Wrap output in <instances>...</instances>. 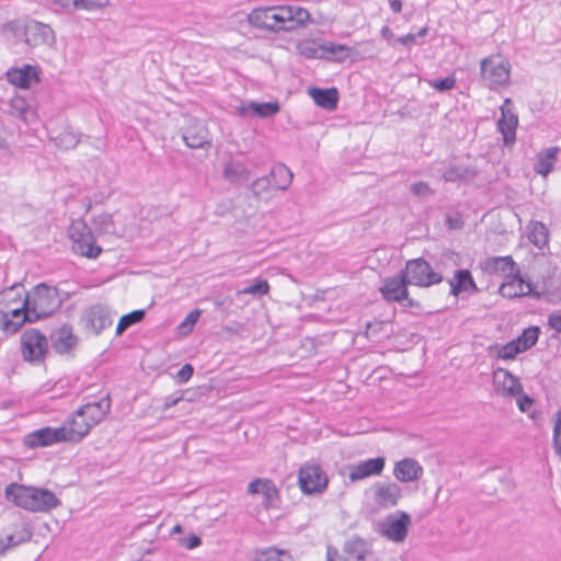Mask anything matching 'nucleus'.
I'll return each mask as SVG.
<instances>
[{"instance_id": "nucleus-1", "label": "nucleus", "mask_w": 561, "mask_h": 561, "mask_svg": "<svg viewBox=\"0 0 561 561\" xmlns=\"http://www.w3.org/2000/svg\"><path fill=\"white\" fill-rule=\"evenodd\" d=\"M309 19L310 14L306 9L293 5L256 8L248 15L252 26L275 33L294 31L305 25Z\"/></svg>"}, {"instance_id": "nucleus-2", "label": "nucleus", "mask_w": 561, "mask_h": 561, "mask_svg": "<svg viewBox=\"0 0 561 561\" xmlns=\"http://www.w3.org/2000/svg\"><path fill=\"white\" fill-rule=\"evenodd\" d=\"M4 494L8 501L30 512H50L61 505L56 494L44 488L10 483Z\"/></svg>"}, {"instance_id": "nucleus-3", "label": "nucleus", "mask_w": 561, "mask_h": 561, "mask_svg": "<svg viewBox=\"0 0 561 561\" xmlns=\"http://www.w3.org/2000/svg\"><path fill=\"white\" fill-rule=\"evenodd\" d=\"M25 298L35 321L50 317L62 305L58 288L45 283L34 286L30 293H26Z\"/></svg>"}, {"instance_id": "nucleus-4", "label": "nucleus", "mask_w": 561, "mask_h": 561, "mask_svg": "<svg viewBox=\"0 0 561 561\" xmlns=\"http://www.w3.org/2000/svg\"><path fill=\"white\" fill-rule=\"evenodd\" d=\"M68 233L72 240L75 253L88 259H96L102 253V248L96 244L95 237L84 220H75L70 225Z\"/></svg>"}, {"instance_id": "nucleus-5", "label": "nucleus", "mask_w": 561, "mask_h": 561, "mask_svg": "<svg viewBox=\"0 0 561 561\" xmlns=\"http://www.w3.org/2000/svg\"><path fill=\"white\" fill-rule=\"evenodd\" d=\"M405 280L417 287H431L443 282V275L432 268L431 264L423 257L407 261L401 270Z\"/></svg>"}, {"instance_id": "nucleus-6", "label": "nucleus", "mask_w": 561, "mask_h": 561, "mask_svg": "<svg viewBox=\"0 0 561 561\" xmlns=\"http://www.w3.org/2000/svg\"><path fill=\"white\" fill-rule=\"evenodd\" d=\"M21 354L31 364L44 363L48 353V342L44 333L37 329H27L21 334Z\"/></svg>"}, {"instance_id": "nucleus-7", "label": "nucleus", "mask_w": 561, "mask_h": 561, "mask_svg": "<svg viewBox=\"0 0 561 561\" xmlns=\"http://www.w3.org/2000/svg\"><path fill=\"white\" fill-rule=\"evenodd\" d=\"M298 483L304 494H321L327 490L328 476L321 466L307 462L299 469Z\"/></svg>"}, {"instance_id": "nucleus-8", "label": "nucleus", "mask_w": 561, "mask_h": 561, "mask_svg": "<svg viewBox=\"0 0 561 561\" xmlns=\"http://www.w3.org/2000/svg\"><path fill=\"white\" fill-rule=\"evenodd\" d=\"M482 79L489 89L506 85L510 82L511 65L507 61H495L493 58H483L480 64Z\"/></svg>"}, {"instance_id": "nucleus-9", "label": "nucleus", "mask_w": 561, "mask_h": 561, "mask_svg": "<svg viewBox=\"0 0 561 561\" xmlns=\"http://www.w3.org/2000/svg\"><path fill=\"white\" fill-rule=\"evenodd\" d=\"M411 517L408 513L398 511L388 515L380 524V534L388 540L393 542H402L405 540Z\"/></svg>"}, {"instance_id": "nucleus-10", "label": "nucleus", "mask_w": 561, "mask_h": 561, "mask_svg": "<svg viewBox=\"0 0 561 561\" xmlns=\"http://www.w3.org/2000/svg\"><path fill=\"white\" fill-rule=\"evenodd\" d=\"M81 323L84 330L95 335L101 334L103 330L111 327L113 319L110 309L101 304L92 305L87 308L81 316Z\"/></svg>"}, {"instance_id": "nucleus-11", "label": "nucleus", "mask_w": 561, "mask_h": 561, "mask_svg": "<svg viewBox=\"0 0 561 561\" xmlns=\"http://www.w3.org/2000/svg\"><path fill=\"white\" fill-rule=\"evenodd\" d=\"M36 322L24 298L22 306L11 310H0V328L9 334H15L24 323Z\"/></svg>"}, {"instance_id": "nucleus-12", "label": "nucleus", "mask_w": 561, "mask_h": 561, "mask_svg": "<svg viewBox=\"0 0 561 561\" xmlns=\"http://www.w3.org/2000/svg\"><path fill=\"white\" fill-rule=\"evenodd\" d=\"M368 551L369 543L360 537H354L345 542L343 556H340L337 549L329 546L327 561H364Z\"/></svg>"}, {"instance_id": "nucleus-13", "label": "nucleus", "mask_w": 561, "mask_h": 561, "mask_svg": "<svg viewBox=\"0 0 561 561\" xmlns=\"http://www.w3.org/2000/svg\"><path fill=\"white\" fill-rule=\"evenodd\" d=\"M65 428L45 426L33 431L24 437V444L30 448L46 447L58 443H66Z\"/></svg>"}, {"instance_id": "nucleus-14", "label": "nucleus", "mask_w": 561, "mask_h": 561, "mask_svg": "<svg viewBox=\"0 0 561 561\" xmlns=\"http://www.w3.org/2000/svg\"><path fill=\"white\" fill-rule=\"evenodd\" d=\"M405 276L400 271L397 275L387 277L382 280L379 293L387 302H403L408 298V286Z\"/></svg>"}, {"instance_id": "nucleus-15", "label": "nucleus", "mask_w": 561, "mask_h": 561, "mask_svg": "<svg viewBox=\"0 0 561 561\" xmlns=\"http://www.w3.org/2000/svg\"><path fill=\"white\" fill-rule=\"evenodd\" d=\"M182 139L192 149L210 146L211 140L206 125L197 119H188L187 125L182 129Z\"/></svg>"}, {"instance_id": "nucleus-16", "label": "nucleus", "mask_w": 561, "mask_h": 561, "mask_svg": "<svg viewBox=\"0 0 561 561\" xmlns=\"http://www.w3.org/2000/svg\"><path fill=\"white\" fill-rule=\"evenodd\" d=\"M507 278L508 279L506 282H504L500 286V289H499L500 294L504 298L514 299V298H519V297H524V296H533L536 298L540 297V295L538 293H535L533 283L526 282L522 277L519 271L516 272V274H513Z\"/></svg>"}, {"instance_id": "nucleus-17", "label": "nucleus", "mask_w": 561, "mask_h": 561, "mask_svg": "<svg viewBox=\"0 0 561 561\" xmlns=\"http://www.w3.org/2000/svg\"><path fill=\"white\" fill-rule=\"evenodd\" d=\"M54 43L55 33L49 25L34 20L27 21V30L24 42L27 47H36L39 45L51 46Z\"/></svg>"}, {"instance_id": "nucleus-18", "label": "nucleus", "mask_w": 561, "mask_h": 561, "mask_svg": "<svg viewBox=\"0 0 561 561\" xmlns=\"http://www.w3.org/2000/svg\"><path fill=\"white\" fill-rule=\"evenodd\" d=\"M401 497V486L396 482H378L374 485V501L382 508L397 506Z\"/></svg>"}, {"instance_id": "nucleus-19", "label": "nucleus", "mask_w": 561, "mask_h": 561, "mask_svg": "<svg viewBox=\"0 0 561 561\" xmlns=\"http://www.w3.org/2000/svg\"><path fill=\"white\" fill-rule=\"evenodd\" d=\"M111 410V398L106 394L98 402H88L77 410V415H81L93 426L100 424Z\"/></svg>"}, {"instance_id": "nucleus-20", "label": "nucleus", "mask_w": 561, "mask_h": 561, "mask_svg": "<svg viewBox=\"0 0 561 561\" xmlns=\"http://www.w3.org/2000/svg\"><path fill=\"white\" fill-rule=\"evenodd\" d=\"M385 465L386 460L383 457L369 458L365 461L352 465L350 467L348 478L354 482L371 476H378L383 471Z\"/></svg>"}, {"instance_id": "nucleus-21", "label": "nucleus", "mask_w": 561, "mask_h": 561, "mask_svg": "<svg viewBox=\"0 0 561 561\" xmlns=\"http://www.w3.org/2000/svg\"><path fill=\"white\" fill-rule=\"evenodd\" d=\"M50 341L54 351L62 355L69 353L77 345L78 337L75 335L72 327L66 323L51 331Z\"/></svg>"}, {"instance_id": "nucleus-22", "label": "nucleus", "mask_w": 561, "mask_h": 561, "mask_svg": "<svg viewBox=\"0 0 561 561\" xmlns=\"http://www.w3.org/2000/svg\"><path fill=\"white\" fill-rule=\"evenodd\" d=\"M423 474V467L413 458H403L394 463L393 476L403 483L417 481Z\"/></svg>"}, {"instance_id": "nucleus-23", "label": "nucleus", "mask_w": 561, "mask_h": 561, "mask_svg": "<svg viewBox=\"0 0 561 561\" xmlns=\"http://www.w3.org/2000/svg\"><path fill=\"white\" fill-rule=\"evenodd\" d=\"M280 111V106L278 102H263L257 103L254 101L248 103H241L237 107V113L241 117H247L249 114H252L257 117L268 118L273 117Z\"/></svg>"}, {"instance_id": "nucleus-24", "label": "nucleus", "mask_w": 561, "mask_h": 561, "mask_svg": "<svg viewBox=\"0 0 561 561\" xmlns=\"http://www.w3.org/2000/svg\"><path fill=\"white\" fill-rule=\"evenodd\" d=\"M5 76L10 83L22 89H27L33 82L39 81L37 68L31 65H24L22 68H11Z\"/></svg>"}, {"instance_id": "nucleus-25", "label": "nucleus", "mask_w": 561, "mask_h": 561, "mask_svg": "<svg viewBox=\"0 0 561 561\" xmlns=\"http://www.w3.org/2000/svg\"><path fill=\"white\" fill-rule=\"evenodd\" d=\"M501 113L502 117L497 121V130L503 136L504 146L512 147L516 142L518 117L510 110H506L505 106L501 107Z\"/></svg>"}, {"instance_id": "nucleus-26", "label": "nucleus", "mask_w": 561, "mask_h": 561, "mask_svg": "<svg viewBox=\"0 0 561 561\" xmlns=\"http://www.w3.org/2000/svg\"><path fill=\"white\" fill-rule=\"evenodd\" d=\"M450 295L458 297L462 293H478L479 288L469 270H456L454 277L448 279Z\"/></svg>"}, {"instance_id": "nucleus-27", "label": "nucleus", "mask_w": 561, "mask_h": 561, "mask_svg": "<svg viewBox=\"0 0 561 561\" xmlns=\"http://www.w3.org/2000/svg\"><path fill=\"white\" fill-rule=\"evenodd\" d=\"M494 380L501 387L503 396L513 398L523 392L519 379L505 368H497L494 371Z\"/></svg>"}, {"instance_id": "nucleus-28", "label": "nucleus", "mask_w": 561, "mask_h": 561, "mask_svg": "<svg viewBox=\"0 0 561 561\" xmlns=\"http://www.w3.org/2000/svg\"><path fill=\"white\" fill-rule=\"evenodd\" d=\"M9 114L24 122L32 124L36 121V111L28 103V101L20 95L13 96L9 102Z\"/></svg>"}, {"instance_id": "nucleus-29", "label": "nucleus", "mask_w": 561, "mask_h": 561, "mask_svg": "<svg viewBox=\"0 0 561 561\" xmlns=\"http://www.w3.org/2000/svg\"><path fill=\"white\" fill-rule=\"evenodd\" d=\"M65 428V434L67 437V443H79L81 442L94 427L88 420L83 416L77 415V412L72 416L69 426L62 425Z\"/></svg>"}, {"instance_id": "nucleus-30", "label": "nucleus", "mask_w": 561, "mask_h": 561, "mask_svg": "<svg viewBox=\"0 0 561 561\" xmlns=\"http://www.w3.org/2000/svg\"><path fill=\"white\" fill-rule=\"evenodd\" d=\"M484 272L489 274L502 273L506 277L518 272L517 264L513 261L512 256H493L488 257L483 263Z\"/></svg>"}, {"instance_id": "nucleus-31", "label": "nucleus", "mask_w": 561, "mask_h": 561, "mask_svg": "<svg viewBox=\"0 0 561 561\" xmlns=\"http://www.w3.org/2000/svg\"><path fill=\"white\" fill-rule=\"evenodd\" d=\"M250 494H262L264 497V505L270 506L278 499V490L275 483L270 479H254L248 485Z\"/></svg>"}, {"instance_id": "nucleus-32", "label": "nucleus", "mask_w": 561, "mask_h": 561, "mask_svg": "<svg viewBox=\"0 0 561 561\" xmlns=\"http://www.w3.org/2000/svg\"><path fill=\"white\" fill-rule=\"evenodd\" d=\"M222 175L231 184H243L250 180L251 171L243 162L229 160L224 167Z\"/></svg>"}, {"instance_id": "nucleus-33", "label": "nucleus", "mask_w": 561, "mask_h": 561, "mask_svg": "<svg viewBox=\"0 0 561 561\" xmlns=\"http://www.w3.org/2000/svg\"><path fill=\"white\" fill-rule=\"evenodd\" d=\"M560 152L561 149L557 146L538 152L534 164V171L546 178L552 171L553 165L557 162V156Z\"/></svg>"}, {"instance_id": "nucleus-34", "label": "nucleus", "mask_w": 561, "mask_h": 561, "mask_svg": "<svg viewBox=\"0 0 561 561\" xmlns=\"http://www.w3.org/2000/svg\"><path fill=\"white\" fill-rule=\"evenodd\" d=\"M309 94L314 103L322 108L332 111L337 107L339 92L336 88H311Z\"/></svg>"}, {"instance_id": "nucleus-35", "label": "nucleus", "mask_w": 561, "mask_h": 561, "mask_svg": "<svg viewBox=\"0 0 561 561\" xmlns=\"http://www.w3.org/2000/svg\"><path fill=\"white\" fill-rule=\"evenodd\" d=\"M476 175L477 171L473 168L462 164H450L442 174L446 182H466L473 180Z\"/></svg>"}, {"instance_id": "nucleus-36", "label": "nucleus", "mask_w": 561, "mask_h": 561, "mask_svg": "<svg viewBox=\"0 0 561 561\" xmlns=\"http://www.w3.org/2000/svg\"><path fill=\"white\" fill-rule=\"evenodd\" d=\"M270 179L273 182V187L279 191H286L293 181L291 171L284 163H276L271 169Z\"/></svg>"}, {"instance_id": "nucleus-37", "label": "nucleus", "mask_w": 561, "mask_h": 561, "mask_svg": "<svg viewBox=\"0 0 561 561\" xmlns=\"http://www.w3.org/2000/svg\"><path fill=\"white\" fill-rule=\"evenodd\" d=\"M489 352L491 355H494L499 359L512 360L518 354L523 353L520 346L512 340L506 344H494L489 347Z\"/></svg>"}, {"instance_id": "nucleus-38", "label": "nucleus", "mask_w": 561, "mask_h": 561, "mask_svg": "<svg viewBox=\"0 0 561 561\" xmlns=\"http://www.w3.org/2000/svg\"><path fill=\"white\" fill-rule=\"evenodd\" d=\"M528 239L539 249L548 243V229L541 221H531L528 226Z\"/></svg>"}, {"instance_id": "nucleus-39", "label": "nucleus", "mask_w": 561, "mask_h": 561, "mask_svg": "<svg viewBox=\"0 0 561 561\" xmlns=\"http://www.w3.org/2000/svg\"><path fill=\"white\" fill-rule=\"evenodd\" d=\"M83 135L72 129H66L54 138L56 146L62 150L76 148Z\"/></svg>"}, {"instance_id": "nucleus-40", "label": "nucleus", "mask_w": 561, "mask_h": 561, "mask_svg": "<svg viewBox=\"0 0 561 561\" xmlns=\"http://www.w3.org/2000/svg\"><path fill=\"white\" fill-rule=\"evenodd\" d=\"M27 30V21L13 20L3 25V33L12 37L16 43H24Z\"/></svg>"}, {"instance_id": "nucleus-41", "label": "nucleus", "mask_w": 561, "mask_h": 561, "mask_svg": "<svg viewBox=\"0 0 561 561\" xmlns=\"http://www.w3.org/2000/svg\"><path fill=\"white\" fill-rule=\"evenodd\" d=\"M540 329L538 327H529L525 329L519 336L514 339L523 352L531 348L539 339Z\"/></svg>"}, {"instance_id": "nucleus-42", "label": "nucleus", "mask_w": 561, "mask_h": 561, "mask_svg": "<svg viewBox=\"0 0 561 561\" xmlns=\"http://www.w3.org/2000/svg\"><path fill=\"white\" fill-rule=\"evenodd\" d=\"M145 310L139 309L121 317L116 327V335H122L129 327L141 322L145 318Z\"/></svg>"}, {"instance_id": "nucleus-43", "label": "nucleus", "mask_w": 561, "mask_h": 561, "mask_svg": "<svg viewBox=\"0 0 561 561\" xmlns=\"http://www.w3.org/2000/svg\"><path fill=\"white\" fill-rule=\"evenodd\" d=\"M250 191L252 192L253 197L256 199H262L273 190V182L270 179V175L266 174L264 176L257 178L254 180L250 186Z\"/></svg>"}, {"instance_id": "nucleus-44", "label": "nucleus", "mask_w": 561, "mask_h": 561, "mask_svg": "<svg viewBox=\"0 0 561 561\" xmlns=\"http://www.w3.org/2000/svg\"><path fill=\"white\" fill-rule=\"evenodd\" d=\"M255 561H291V557L288 552L284 550H278L275 548H267L262 551H257L255 556Z\"/></svg>"}, {"instance_id": "nucleus-45", "label": "nucleus", "mask_w": 561, "mask_h": 561, "mask_svg": "<svg viewBox=\"0 0 561 561\" xmlns=\"http://www.w3.org/2000/svg\"><path fill=\"white\" fill-rule=\"evenodd\" d=\"M93 225L99 233L106 234L115 231V225L112 215L102 213L93 217Z\"/></svg>"}, {"instance_id": "nucleus-46", "label": "nucleus", "mask_w": 561, "mask_h": 561, "mask_svg": "<svg viewBox=\"0 0 561 561\" xmlns=\"http://www.w3.org/2000/svg\"><path fill=\"white\" fill-rule=\"evenodd\" d=\"M350 53V47L342 44H335V43H328L322 45V54L321 57L327 55L335 56L336 60L342 61L344 60Z\"/></svg>"}, {"instance_id": "nucleus-47", "label": "nucleus", "mask_w": 561, "mask_h": 561, "mask_svg": "<svg viewBox=\"0 0 561 561\" xmlns=\"http://www.w3.org/2000/svg\"><path fill=\"white\" fill-rule=\"evenodd\" d=\"M270 290V285L265 279H256L254 284L248 285L241 290L239 294L242 295H252L254 297H262L266 295Z\"/></svg>"}, {"instance_id": "nucleus-48", "label": "nucleus", "mask_w": 561, "mask_h": 561, "mask_svg": "<svg viewBox=\"0 0 561 561\" xmlns=\"http://www.w3.org/2000/svg\"><path fill=\"white\" fill-rule=\"evenodd\" d=\"M552 443L556 454L561 457V409L554 414Z\"/></svg>"}, {"instance_id": "nucleus-49", "label": "nucleus", "mask_w": 561, "mask_h": 561, "mask_svg": "<svg viewBox=\"0 0 561 561\" xmlns=\"http://www.w3.org/2000/svg\"><path fill=\"white\" fill-rule=\"evenodd\" d=\"M410 191L414 196L424 199L430 198L435 194V191L432 190L428 183L424 181L412 183L410 186Z\"/></svg>"}, {"instance_id": "nucleus-50", "label": "nucleus", "mask_w": 561, "mask_h": 561, "mask_svg": "<svg viewBox=\"0 0 561 561\" xmlns=\"http://www.w3.org/2000/svg\"><path fill=\"white\" fill-rule=\"evenodd\" d=\"M33 531L26 525H23L20 529H18L14 534L8 535V539L10 542L15 543L16 546L27 542L32 539Z\"/></svg>"}, {"instance_id": "nucleus-51", "label": "nucleus", "mask_w": 561, "mask_h": 561, "mask_svg": "<svg viewBox=\"0 0 561 561\" xmlns=\"http://www.w3.org/2000/svg\"><path fill=\"white\" fill-rule=\"evenodd\" d=\"M300 54L307 58H317L322 54V45L314 42H305L298 46Z\"/></svg>"}, {"instance_id": "nucleus-52", "label": "nucleus", "mask_w": 561, "mask_h": 561, "mask_svg": "<svg viewBox=\"0 0 561 561\" xmlns=\"http://www.w3.org/2000/svg\"><path fill=\"white\" fill-rule=\"evenodd\" d=\"M428 84L438 92H446L455 87L456 78L454 76H448L443 79L431 80L428 81Z\"/></svg>"}, {"instance_id": "nucleus-53", "label": "nucleus", "mask_w": 561, "mask_h": 561, "mask_svg": "<svg viewBox=\"0 0 561 561\" xmlns=\"http://www.w3.org/2000/svg\"><path fill=\"white\" fill-rule=\"evenodd\" d=\"M199 316H201V310L198 309H194L192 310L186 317L185 319L181 322V324L179 325V329L183 332V333H188L191 332L196 322L198 321L199 319Z\"/></svg>"}, {"instance_id": "nucleus-54", "label": "nucleus", "mask_w": 561, "mask_h": 561, "mask_svg": "<svg viewBox=\"0 0 561 561\" xmlns=\"http://www.w3.org/2000/svg\"><path fill=\"white\" fill-rule=\"evenodd\" d=\"M110 5V0H79V8L88 11L101 10Z\"/></svg>"}, {"instance_id": "nucleus-55", "label": "nucleus", "mask_w": 561, "mask_h": 561, "mask_svg": "<svg viewBox=\"0 0 561 561\" xmlns=\"http://www.w3.org/2000/svg\"><path fill=\"white\" fill-rule=\"evenodd\" d=\"M427 34V27L421 28L416 34L409 33L404 36L399 37L397 41L404 46H413L416 44V37H422Z\"/></svg>"}, {"instance_id": "nucleus-56", "label": "nucleus", "mask_w": 561, "mask_h": 561, "mask_svg": "<svg viewBox=\"0 0 561 561\" xmlns=\"http://www.w3.org/2000/svg\"><path fill=\"white\" fill-rule=\"evenodd\" d=\"M194 368L191 364H184L176 374V381L179 383L187 382L193 376Z\"/></svg>"}, {"instance_id": "nucleus-57", "label": "nucleus", "mask_w": 561, "mask_h": 561, "mask_svg": "<svg viewBox=\"0 0 561 561\" xmlns=\"http://www.w3.org/2000/svg\"><path fill=\"white\" fill-rule=\"evenodd\" d=\"M515 398L517 400L518 409L522 412H527L534 404L533 398L529 397L528 394H525L524 391Z\"/></svg>"}, {"instance_id": "nucleus-58", "label": "nucleus", "mask_w": 561, "mask_h": 561, "mask_svg": "<svg viewBox=\"0 0 561 561\" xmlns=\"http://www.w3.org/2000/svg\"><path fill=\"white\" fill-rule=\"evenodd\" d=\"M202 543V539L197 535H190L187 538L182 540V546L187 549L197 548Z\"/></svg>"}, {"instance_id": "nucleus-59", "label": "nucleus", "mask_w": 561, "mask_h": 561, "mask_svg": "<svg viewBox=\"0 0 561 561\" xmlns=\"http://www.w3.org/2000/svg\"><path fill=\"white\" fill-rule=\"evenodd\" d=\"M548 325L556 330L557 332L561 333V314L559 313H551L548 317Z\"/></svg>"}, {"instance_id": "nucleus-60", "label": "nucleus", "mask_w": 561, "mask_h": 561, "mask_svg": "<svg viewBox=\"0 0 561 561\" xmlns=\"http://www.w3.org/2000/svg\"><path fill=\"white\" fill-rule=\"evenodd\" d=\"M183 400V394H171L164 399L163 409L168 410Z\"/></svg>"}, {"instance_id": "nucleus-61", "label": "nucleus", "mask_w": 561, "mask_h": 561, "mask_svg": "<svg viewBox=\"0 0 561 561\" xmlns=\"http://www.w3.org/2000/svg\"><path fill=\"white\" fill-rule=\"evenodd\" d=\"M51 3L59 5L64 9H79V0H49Z\"/></svg>"}, {"instance_id": "nucleus-62", "label": "nucleus", "mask_w": 561, "mask_h": 561, "mask_svg": "<svg viewBox=\"0 0 561 561\" xmlns=\"http://www.w3.org/2000/svg\"><path fill=\"white\" fill-rule=\"evenodd\" d=\"M16 287H18V285H13V286H11L10 288L3 290L0 294V305L4 304L7 301L9 302V301H15L16 300V297H12V298L9 297Z\"/></svg>"}, {"instance_id": "nucleus-63", "label": "nucleus", "mask_w": 561, "mask_h": 561, "mask_svg": "<svg viewBox=\"0 0 561 561\" xmlns=\"http://www.w3.org/2000/svg\"><path fill=\"white\" fill-rule=\"evenodd\" d=\"M14 547H16V545L9 541L8 535L0 538V557L4 556L9 549Z\"/></svg>"}, {"instance_id": "nucleus-64", "label": "nucleus", "mask_w": 561, "mask_h": 561, "mask_svg": "<svg viewBox=\"0 0 561 561\" xmlns=\"http://www.w3.org/2000/svg\"><path fill=\"white\" fill-rule=\"evenodd\" d=\"M242 330H243V327L240 323H233L232 325H226L224 328V331L229 333V334H238Z\"/></svg>"}]
</instances>
